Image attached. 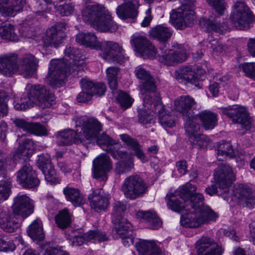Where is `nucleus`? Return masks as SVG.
<instances>
[{
    "label": "nucleus",
    "mask_w": 255,
    "mask_h": 255,
    "mask_svg": "<svg viewBox=\"0 0 255 255\" xmlns=\"http://www.w3.org/2000/svg\"><path fill=\"white\" fill-rule=\"evenodd\" d=\"M65 54L70 58L67 63L61 60L51 62L48 84L53 88H59L64 84L67 73H73L74 76H81L85 67L84 60L80 58L81 52L79 49L67 46Z\"/></svg>",
    "instance_id": "obj_1"
},
{
    "label": "nucleus",
    "mask_w": 255,
    "mask_h": 255,
    "mask_svg": "<svg viewBox=\"0 0 255 255\" xmlns=\"http://www.w3.org/2000/svg\"><path fill=\"white\" fill-rule=\"evenodd\" d=\"M25 90L26 95H23L19 102L14 103V107L17 110H25L34 105L48 109L55 103L54 95L43 85L28 84Z\"/></svg>",
    "instance_id": "obj_2"
},
{
    "label": "nucleus",
    "mask_w": 255,
    "mask_h": 255,
    "mask_svg": "<svg viewBox=\"0 0 255 255\" xmlns=\"http://www.w3.org/2000/svg\"><path fill=\"white\" fill-rule=\"evenodd\" d=\"M16 54L9 53L0 56V72L6 76H11L19 69L21 74L26 78L33 75L38 64L37 59L30 54H26L20 58L18 64Z\"/></svg>",
    "instance_id": "obj_3"
},
{
    "label": "nucleus",
    "mask_w": 255,
    "mask_h": 255,
    "mask_svg": "<svg viewBox=\"0 0 255 255\" xmlns=\"http://www.w3.org/2000/svg\"><path fill=\"white\" fill-rule=\"evenodd\" d=\"M196 187L189 182L179 187L174 193L167 194L165 200L169 207H202L204 198L199 193H194Z\"/></svg>",
    "instance_id": "obj_4"
},
{
    "label": "nucleus",
    "mask_w": 255,
    "mask_h": 255,
    "mask_svg": "<svg viewBox=\"0 0 255 255\" xmlns=\"http://www.w3.org/2000/svg\"><path fill=\"white\" fill-rule=\"evenodd\" d=\"M82 18L101 32H113L118 29V25L113 20L110 12L102 5L87 6L82 10Z\"/></svg>",
    "instance_id": "obj_5"
},
{
    "label": "nucleus",
    "mask_w": 255,
    "mask_h": 255,
    "mask_svg": "<svg viewBox=\"0 0 255 255\" xmlns=\"http://www.w3.org/2000/svg\"><path fill=\"white\" fill-rule=\"evenodd\" d=\"M181 214L180 223L185 227L197 228L215 222L218 214L211 208H171Z\"/></svg>",
    "instance_id": "obj_6"
},
{
    "label": "nucleus",
    "mask_w": 255,
    "mask_h": 255,
    "mask_svg": "<svg viewBox=\"0 0 255 255\" xmlns=\"http://www.w3.org/2000/svg\"><path fill=\"white\" fill-rule=\"evenodd\" d=\"M181 1L182 5L181 7L177 10H172L170 13V20L178 29H184L187 26H191L195 19V12L192 8L195 5V0H184Z\"/></svg>",
    "instance_id": "obj_7"
},
{
    "label": "nucleus",
    "mask_w": 255,
    "mask_h": 255,
    "mask_svg": "<svg viewBox=\"0 0 255 255\" xmlns=\"http://www.w3.org/2000/svg\"><path fill=\"white\" fill-rule=\"evenodd\" d=\"M11 212L0 209V227L7 232H13L19 226V224L13 219L23 220L33 212V208H11Z\"/></svg>",
    "instance_id": "obj_8"
},
{
    "label": "nucleus",
    "mask_w": 255,
    "mask_h": 255,
    "mask_svg": "<svg viewBox=\"0 0 255 255\" xmlns=\"http://www.w3.org/2000/svg\"><path fill=\"white\" fill-rule=\"evenodd\" d=\"M76 128L79 133V138L83 140L84 144L86 141L95 139L102 130V125L96 118L80 117L76 122Z\"/></svg>",
    "instance_id": "obj_9"
},
{
    "label": "nucleus",
    "mask_w": 255,
    "mask_h": 255,
    "mask_svg": "<svg viewBox=\"0 0 255 255\" xmlns=\"http://www.w3.org/2000/svg\"><path fill=\"white\" fill-rule=\"evenodd\" d=\"M135 74L140 81V88L143 102L149 104L153 99L158 96L155 93L156 86L153 78L145 69L137 67L135 70Z\"/></svg>",
    "instance_id": "obj_10"
},
{
    "label": "nucleus",
    "mask_w": 255,
    "mask_h": 255,
    "mask_svg": "<svg viewBox=\"0 0 255 255\" xmlns=\"http://www.w3.org/2000/svg\"><path fill=\"white\" fill-rule=\"evenodd\" d=\"M220 110L223 114L231 119L234 123L241 124L247 130L255 129L252 120L244 107L239 105H233L221 108Z\"/></svg>",
    "instance_id": "obj_11"
},
{
    "label": "nucleus",
    "mask_w": 255,
    "mask_h": 255,
    "mask_svg": "<svg viewBox=\"0 0 255 255\" xmlns=\"http://www.w3.org/2000/svg\"><path fill=\"white\" fill-rule=\"evenodd\" d=\"M126 208H115L112 213V220L115 231L122 238L129 239L133 244V239L130 236L132 230L131 224L125 218Z\"/></svg>",
    "instance_id": "obj_12"
},
{
    "label": "nucleus",
    "mask_w": 255,
    "mask_h": 255,
    "mask_svg": "<svg viewBox=\"0 0 255 255\" xmlns=\"http://www.w3.org/2000/svg\"><path fill=\"white\" fill-rule=\"evenodd\" d=\"M233 25L239 29H244L249 27V24L254 20V15L244 2L237 1L235 9L230 15Z\"/></svg>",
    "instance_id": "obj_13"
},
{
    "label": "nucleus",
    "mask_w": 255,
    "mask_h": 255,
    "mask_svg": "<svg viewBox=\"0 0 255 255\" xmlns=\"http://www.w3.org/2000/svg\"><path fill=\"white\" fill-rule=\"evenodd\" d=\"M147 189L146 183L137 175H131L126 178L122 187L125 196L132 199L143 196Z\"/></svg>",
    "instance_id": "obj_14"
},
{
    "label": "nucleus",
    "mask_w": 255,
    "mask_h": 255,
    "mask_svg": "<svg viewBox=\"0 0 255 255\" xmlns=\"http://www.w3.org/2000/svg\"><path fill=\"white\" fill-rule=\"evenodd\" d=\"M130 43L134 51L140 56L150 59L155 57V48L145 35L135 33L131 36Z\"/></svg>",
    "instance_id": "obj_15"
},
{
    "label": "nucleus",
    "mask_w": 255,
    "mask_h": 255,
    "mask_svg": "<svg viewBox=\"0 0 255 255\" xmlns=\"http://www.w3.org/2000/svg\"><path fill=\"white\" fill-rule=\"evenodd\" d=\"M214 179L220 189L224 193L229 191L228 188L236 179V175L229 165L221 163L214 171Z\"/></svg>",
    "instance_id": "obj_16"
},
{
    "label": "nucleus",
    "mask_w": 255,
    "mask_h": 255,
    "mask_svg": "<svg viewBox=\"0 0 255 255\" xmlns=\"http://www.w3.org/2000/svg\"><path fill=\"white\" fill-rule=\"evenodd\" d=\"M98 50L102 52V57L105 60L118 63H121L124 60L123 49L118 43L111 41H102Z\"/></svg>",
    "instance_id": "obj_17"
},
{
    "label": "nucleus",
    "mask_w": 255,
    "mask_h": 255,
    "mask_svg": "<svg viewBox=\"0 0 255 255\" xmlns=\"http://www.w3.org/2000/svg\"><path fill=\"white\" fill-rule=\"evenodd\" d=\"M112 168V163L110 157L106 154H101L93 160V177L101 181H106L107 172Z\"/></svg>",
    "instance_id": "obj_18"
},
{
    "label": "nucleus",
    "mask_w": 255,
    "mask_h": 255,
    "mask_svg": "<svg viewBox=\"0 0 255 255\" xmlns=\"http://www.w3.org/2000/svg\"><path fill=\"white\" fill-rule=\"evenodd\" d=\"M205 72L202 69H198V71L195 72V69L191 66L181 67L174 71V76L180 82H185V83H190L197 86L201 75Z\"/></svg>",
    "instance_id": "obj_19"
},
{
    "label": "nucleus",
    "mask_w": 255,
    "mask_h": 255,
    "mask_svg": "<svg viewBox=\"0 0 255 255\" xmlns=\"http://www.w3.org/2000/svg\"><path fill=\"white\" fill-rule=\"evenodd\" d=\"M17 179L22 187L27 188L36 187L40 183L35 171L29 164H25L17 172Z\"/></svg>",
    "instance_id": "obj_20"
},
{
    "label": "nucleus",
    "mask_w": 255,
    "mask_h": 255,
    "mask_svg": "<svg viewBox=\"0 0 255 255\" xmlns=\"http://www.w3.org/2000/svg\"><path fill=\"white\" fill-rule=\"evenodd\" d=\"M198 255H222L224 250L212 239L202 237L196 244Z\"/></svg>",
    "instance_id": "obj_21"
},
{
    "label": "nucleus",
    "mask_w": 255,
    "mask_h": 255,
    "mask_svg": "<svg viewBox=\"0 0 255 255\" xmlns=\"http://www.w3.org/2000/svg\"><path fill=\"white\" fill-rule=\"evenodd\" d=\"M187 57L186 50L181 47L177 50L166 49L159 56L160 62L167 66H173L184 61Z\"/></svg>",
    "instance_id": "obj_22"
},
{
    "label": "nucleus",
    "mask_w": 255,
    "mask_h": 255,
    "mask_svg": "<svg viewBox=\"0 0 255 255\" xmlns=\"http://www.w3.org/2000/svg\"><path fill=\"white\" fill-rule=\"evenodd\" d=\"M148 104L149 106H146V107L148 109L150 108L153 112L158 114L159 121L162 126L169 128L175 126V123L172 117L167 115H162L164 108L159 96H156V98L153 99L152 102H149Z\"/></svg>",
    "instance_id": "obj_23"
},
{
    "label": "nucleus",
    "mask_w": 255,
    "mask_h": 255,
    "mask_svg": "<svg viewBox=\"0 0 255 255\" xmlns=\"http://www.w3.org/2000/svg\"><path fill=\"white\" fill-rule=\"evenodd\" d=\"M124 2L116 9L118 16L123 19L134 18L138 14V0H123Z\"/></svg>",
    "instance_id": "obj_24"
},
{
    "label": "nucleus",
    "mask_w": 255,
    "mask_h": 255,
    "mask_svg": "<svg viewBox=\"0 0 255 255\" xmlns=\"http://www.w3.org/2000/svg\"><path fill=\"white\" fill-rule=\"evenodd\" d=\"M63 23H59L52 26L46 31V35L43 39L45 46H52L57 47L61 43L64 37V33L62 30Z\"/></svg>",
    "instance_id": "obj_25"
},
{
    "label": "nucleus",
    "mask_w": 255,
    "mask_h": 255,
    "mask_svg": "<svg viewBox=\"0 0 255 255\" xmlns=\"http://www.w3.org/2000/svg\"><path fill=\"white\" fill-rule=\"evenodd\" d=\"M200 26L208 31H214L223 34L229 29L226 21L221 19L219 17H215L213 20L207 18H202L199 20Z\"/></svg>",
    "instance_id": "obj_26"
},
{
    "label": "nucleus",
    "mask_w": 255,
    "mask_h": 255,
    "mask_svg": "<svg viewBox=\"0 0 255 255\" xmlns=\"http://www.w3.org/2000/svg\"><path fill=\"white\" fill-rule=\"evenodd\" d=\"M25 4V0H0V13L4 17L14 16Z\"/></svg>",
    "instance_id": "obj_27"
},
{
    "label": "nucleus",
    "mask_w": 255,
    "mask_h": 255,
    "mask_svg": "<svg viewBox=\"0 0 255 255\" xmlns=\"http://www.w3.org/2000/svg\"><path fill=\"white\" fill-rule=\"evenodd\" d=\"M196 105L194 99L190 96H180L174 101L175 110L182 114L185 118L192 116L191 111L192 108Z\"/></svg>",
    "instance_id": "obj_28"
},
{
    "label": "nucleus",
    "mask_w": 255,
    "mask_h": 255,
    "mask_svg": "<svg viewBox=\"0 0 255 255\" xmlns=\"http://www.w3.org/2000/svg\"><path fill=\"white\" fill-rule=\"evenodd\" d=\"M135 216L140 222L147 223L148 227L153 230L158 229L162 225L156 212L152 211L135 210Z\"/></svg>",
    "instance_id": "obj_29"
},
{
    "label": "nucleus",
    "mask_w": 255,
    "mask_h": 255,
    "mask_svg": "<svg viewBox=\"0 0 255 255\" xmlns=\"http://www.w3.org/2000/svg\"><path fill=\"white\" fill-rule=\"evenodd\" d=\"M135 247L139 255H161V252L152 240L138 239Z\"/></svg>",
    "instance_id": "obj_30"
},
{
    "label": "nucleus",
    "mask_w": 255,
    "mask_h": 255,
    "mask_svg": "<svg viewBox=\"0 0 255 255\" xmlns=\"http://www.w3.org/2000/svg\"><path fill=\"white\" fill-rule=\"evenodd\" d=\"M79 135L77 129L76 131L71 129H67L59 131L57 138L59 140V144L61 145L71 144L73 142L84 144L83 140L79 138Z\"/></svg>",
    "instance_id": "obj_31"
},
{
    "label": "nucleus",
    "mask_w": 255,
    "mask_h": 255,
    "mask_svg": "<svg viewBox=\"0 0 255 255\" xmlns=\"http://www.w3.org/2000/svg\"><path fill=\"white\" fill-rule=\"evenodd\" d=\"M63 193L67 200L75 206H83L86 202L83 194L77 188L66 187L64 189Z\"/></svg>",
    "instance_id": "obj_32"
},
{
    "label": "nucleus",
    "mask_w": 255,
    "mask_h": 255,
    "mask_svg": "<svg viewBox=\"0 0 255 255\" xmlns=\"http://www.w3.org/2000/svg\"><path fill=\"white\" fill-rule=\"evenodd\" d=\"M149 32L152 38L163 42L167 41L172 34V30L163 24L152 27Z\"/></svg>",
    "instance_id": "obj_33"
},
{
    "label": "nucleus",
    "mask_w": 255,
    "mask_h": 255,
    "mask_svg": "<svg viewBox=\"0 0 255 255\" xmlns=\"http://www.w3.org/2000/svg\"><path fill=\"white\" fill-rule=\"evenodd\" d=\"M81 84L82 90L86 92L92 93L99 96L104 95L106 91L105 85L102 83L94 84L86 79H82Z\"/></svg>",
    "instance_id": "obj_34"
},
{
    "label": "nucleus",
    "mask_w": 255,
    "mask_h": 255,
    "mask_svg": "<svg viewBox=\"0 0 255 255\" xmlns=\"http://www.w3.org/2000/svg\"><path fill=\"white\" fill-rule=\"evenodd\" d=\"M76 41L86 47L98 50L100 47V42L96 36L93 33H81L77 35Z\"/></svg>",
    "instance_id": "obj_35"
},
{
    "label": "nucleus",
    "mask_w": 255,
    "mask_h": 255,
    "mask_svg": "<svg viewBox=\"0 0 255 255\" xmlns=\"http://www.w3.org/2000/svg\"><path fill=\"white\" fill-rule=\"evenodd\" d=\"M217 158L219 161L223 160L226 157H233L236 155V151L229 142L222 141L216 146Z\"/></svg>",
    "instance_id": "obj_36"
},
{
    "label": "nucleus",
    "mask_w": 255,
    "mask_h": 255,
    "mask_svg": "<svg viewBox=\"0 0 255 255\" xmlns=\"http://www.w3.org/2000/svg\"><path fill=\"white\" fill-rule=\"evenodd\" d=\"M205 129H213L217 124V115L213 112L205 110L197 115Z\"/></svg>",
    "instance_id": "obj_37"
},
{
    "label": "nucleus",
    "mask_w": 255,
    "mask_h": 255,
    "mask_svg": "<svg viewBox=\"0 0 255 255\" xmlns=\"http://www.w3.org/2000/svg\"><path fill=\"white\" fill-rule=\"evenodd\" d=\"M14 26L10 23L3 24L0 20V36L3 39L17 41L18 36L15 33Z\"/></svg>",
    "instance_id": "obj_38"
},
{
    "label": "nucleus",
    "mask_w": 255,
    "mask_h": 255,
    "mask_svg": "<svg viewBox=\"0 0 255 255\" xmlns=\"http://www.w3.org/2000/svg\"><path fill=\"white\" fill-rule=\"evenodd\" d=\"M28 236L33 240L41 241L44 238L41 221L37 219L29 226L28 231Z\"/></svg>",
    "instance_id": "obj_39"
},
{
    "label": "nucleus",
    "mask_w": 255,
    "mask_h": 255,
    "mask_svg": "<svg viewBox=\"0 0 255 255\" xmlns=\"http://www.w3.org/2000/svg\"><path fill=\"white\" fill-rule=\"evenodd\" d=\"M73 215L67 209L64 208L60 211L55 217V223L57 226L61 229H64L71 225Z\"/></svg>",
    "instance_id": "obj_40"
},
{
    "label": "nucleus",
    "mask_w": 255,
    "mask_h": 255,
    "mask_svg": "<svg viewBox=\"0 0 255 255\" xmlns=\"http://www.w3.org/2000/svg\"><path fill=\"white\" fill-rule=\"evenodd\" d=\"M35 148V145L32 139H25L20 143L16 150V154L19 157H28L31 155Z\"/></svg>",
    "instance_id": "obj_41"
},
{
    "label": "nucleus",
    "mask_w": 255,
    "mask_h": 255,
    "mask_svg": "<svg viewBox=\"0 0 255 255\" xmlns=\"http://www.w3.org/2000/svg\"><path fill=\"white\" fill-rule=\"evenodd\" d=\"M120 73V69L116 67H109L106 70L108 84L112 90H116L118 87V77Z\"/></svg>",
    "instance_id": "obj_42"
},
{
    "label": "nucleus",
    "mask_w": 255,
    "mask_h": 255,
    "mask_svg": "<svg viewBox=\"0 0 255 255\" xmlns=\"http://www.w3.org/2000/svg\"><path fill=\"white\" fill-rule=\"evenodd\" d=\"M99 193L93 191L89 195L88 199L92 207H107L109 205V201L108 197H100Z\"/></svg>",
    "instance_id": "obj_43"
},
{
    "label": "nucleus",
    "mask_w": 255,
    "mask_h": 255,
    "mask_svg": "<svg viewBox=\"0 0 255 255\" xmlns=\"http://www.w3.org/2000/svg\"><path fill=\"white\" fill-rule=\"evenodd\" d=\"M143 103V108H140L138 110V122L142 125L151 124L154 122L153 116L151 115L149 110L152 111L150 108H147L146 106H149V104Z\"/></svg>",
    "instance_id": "obj_44"
},
{
    "label": "nucleus",
    "mask_w": 255,
    "mask_h": 255,
    "mask_svg": "<svg viewBox=\"0 0 255 255\" xmlns=\"http://www.w3.org/2000/svg\"><path fill=\"white\" fill-rule=\"evenodd\" d=\"M96 138L97 144L107 152L109 151L117 142L104 133L99 136L98 135Z\"/></svg>",
    "instance_id": "obj_45"
},
{
    "label": "nucleus",
    "mask_w": 255,
    "mask_h": 255,
    "mask_svg": "<svg viewBox=\"0 0 255 255\" xmlns=\"http://www.w3.org/2000/svg\"><path fill=\"white\" fill-rule=\"evenodd\" d=\"M185 128L190 139L199 133L200 126L194 121L192 116L189 118H186Z\"/></svg>",
    "instance_id": "obj_46"
},
{
    "label": "nucleus",
    "mask_w": 255,
    "mask_h": 255,
    "mask_svg": "<svg viewBox=\"0 0 255 255\" xmlns=\"http://www.w3.org/2000/svg\"><path fill=\"white\" fill-rule=\"evenodd\" d=\"M234 195L240 200V202L243 201L251 194V189L244 184H240L235 186L233 191Z\"/></svg>",
    "instance_id": "obj_47"
},
{
    "label": "nucleus",
    "mask_w": 255,
    "mask_h": 255,
    "mask_svg": "<svg viewBox=\"0 0 255 255\" xmlns=\"http://www.w3.org/2000/svg\"><path fill=\"white\" fill-rule=\"evenodd\" d=\"M189 140L193 147L198 149L206 147L211 141L205 135L200 133L192 137Z\"/></svg>",
    "instance_id": "obj_48"
},
{
    "label": "nucleus",
    "mask_w": 255,
    "mask_h": 255,
    "mask_svg": "<svg viewBox=\"0 0 255 255\" xmlns=\"http://www.w3.org/2000/svg\"><path fill=\"white\" fill-rule=\"evenodd\" d=\"M12 207H34V202L25 195H18L13 200Z\"/></svg>",
    "instance_id": "obj_49"
},
{
    "label": "nucleus",
    "mask_w": 255,
    "mask_h": 255,
    "mask_svg": "<svg viewBox=\"0 0 255 255\" xmlns=\"http://www.w3.org/2000/svg\"><path fill=\"white\" fill-rule=\"evenodd\" d=\"M83 236L87 242H90L92 240L98 242L105 241L107 240L105 233L102 232L99 230L89 231Z\"/></svg>",
    "instance_id": "obj_50"
},
{
    "label": "nucleus",
    "mask_w": 255,
    "mask_h": 255,
    "mask_svg": "<svg viewBox=\"0 0 255 255\" xmlns=\"http://www.w3.org/2000/svg\"><path fill=\"white\" fill-rule=\"evenodd\" d=\"M120 144L118 142L114 145L111 149L107 152L110 154L112 156L116 159L127 160L128 158V153L125 150H120Z\"/></svg>",
    "instance_id": "obj_51"
},
{
    "label": "nucleus",
    "mask_w": 255,
    "mask_h": 255,
    "mask_svg": "<svg viewBox=\"0 0 255 255\" xmlns=\"http://www.w3.org/2000/svg\"><path fill=\"white\" fill-rule=\"evenodd\" d=\"M10 157L3 152H0V177L5 178L7 166L10 163Z\"/></svg>",
    "instance_id": "obj_52"
},
{
    "label": "nucleus",
    "mask_w": 255,
    "mask_h": 255,
    "mask_svg": "<svg viewBox=\"0 0 255 255\" xmlns=\"http://www.w3.org/2000/svg\"><path fill=\"white\" fill-rule=\"evenodd\" d=\"M133 167V162L129 159H127L117 162L115 170L117 173L120 174L128 172Z\"/></svg>",
    "instance_id": "obj_53"
},
{
    "label": "nucleus",
    "mask_w": 255,
    "mask_h": 255,
    "mask_svg": "<svg viewBox=\"0 0 255 255\" xmlns=\"http://www.w3.org/2000/svg\"><path fill=\"white\" fill-rule=\"evenodd\" d=\"M117 100L121 107L124 110L130 107L133 102V100L129 95L123 91L119 92Z\"/></svg>",
    "instance_id": "obj_54"
},
{
    "label": "nucleus",
    "mask_w": 255,
    "mask_h": 255,
    "mask_svg": "<svg viewBox=\"0 0 255 255\" xmlns=\"http://www.w3.org/2000/svg\"><path fill=\"white\" fill-rule=\"evenodd\" d=\"M240 71H242L247 77L255 81V62L244 63L239 66Z\"/></svg>",
    "instance_id": "obj_55"
},
{
    "label": "nucleus",
    "mask_w": 255,
    "mask_h": 255,
    "mask_svg": "<svg viewBox=\"0 0 255 255\" xmlns=\"http://www.w3.org/2000/svg\"><path fill=\"white\" fill-rule=\"evenodd\" d=\"M42 172L45 176V180L50 185H55L60 183V179L54 167Z\"/></svg>",
    "instance_id": "obj_56"
},
{
    "label": "nucleus",
    "mask_w": 255,
    "mask_h": 255,
    "mask_svg": "<svg viewBox=\"0 0 255 255\" xmlns=\"http://www.w3.org/2000/svg\"><path fill=\"white\" fill-rule=\"evenodd\" d=\"M10 188L11 181L8 179L0 181V203L8 197Z\"/></svg>",
    "instance_id": "obj_57"
},
{
    "label": "nucleus",
    "mask_w": 255,
    "mask_h": 255,
    "mask_svg": "<svg viewBox=\"0 0 255 255\" xmlns=\"http://www.w3.org/2000/svg\"><path fill=\"white\" fill-rule=\"evenodd\" d=\"M28 132L38 136H44L47 134L46 128L38 123H31Z\"/></svg>",
    "instance_id": "obj_58"
},
{
    "label": "nucleus",
    "mask_w": 255,
    "mask_h": 255,
    "mask_svg": "<svg viewBox=\"0 0 255 255\" xmlns=\"http://www.w3.org/2000/svg\"><path fill=\"white\" fill-rule=\"evenodd\" d=\"M120 137L122 141L129 147V148L134 152L141 147L136 139L132 138L128 134H121Z\"/></svg>",
    "instance_id": "obj_59"
},
{
    "label": "nucleus",
    "mask_w": 255,
    "mask_h": 255,
    "mask_svg": "<svg viewBox=\"0 0 255 255\" xmlns=\"http://www.w3.org/2000/svg\"><path fill=\"white\" fill-rule=\"evenodd\" d=\"M38 166L39 169L43 172L54 167L51 163L50 157L48 155H41L38 159Z\"/></svg>",
    "instance_id": "obj_60"
},
{
    "label": "nucleus",
    "mask_w": 255,
    "mask_h": 255,
    "mask_svg": "<svg viewBox=\"0 0 255 255\" xmlns=\"http://www.w3.org/2000/svg\"><path fill=\"white\" fill-rule=\"evenodd\" d=\"M208 4L212 7L219 14L222 15L226 9L224 0H206Z\"/></svg>",
    "instance_id": "obj_61"
},
{
    "label": "nucleus",
    "mask_w": 255,
    "mask_h": 255,
    "mask_svg": "<svg viewBox=\"0 0 255 255\" xmlns=\"http://www.w3.org/2000/svg\"><path fill=\"white\" fill-rule=\"evenodd\" d=\"M7 98L6 93L0 90V118L3 117L7 114L8 108L6 103Z\"/></svg>",
    "instance_id": "obj_62"
},
{
    "label": "nucleus",
    "mask_w": 255,
    "mask_h": 255,
    "mask_svg": "<svg viewBox=\"0 0 255 255\" xmlns=\"http://www.w3.org/2000/svg\"><path fill=\"white\" fill-rule=\"evenodd\" d=\"M73 9V6L70 3L60 5L56 7V10L62 16H67L71 14Z\"/></svg>",
    "instance_id": "obj_63"
},
{
    "label": "nucleus",
    "mask_w": 255,
    "mask_h": 255,
    "mask_svg": "<svg viewBox=\"0 0 255 255\" xmlns=\"http://www.w3.org/2000/svg\"><path fill=\"white\" fill-rule=\"evenodd\" d=\"M12 121L13 123L17 128L22 129L24 131L28 132L31 123L27 122L23 119L17 118L13 119Z\"/></svg>",
    "instance_id": "obj_64"
}]
</instances>
